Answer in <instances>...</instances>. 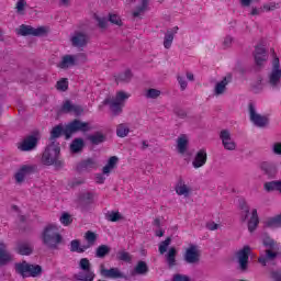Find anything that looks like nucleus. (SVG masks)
Here are the masks:
<instances>
[{
  "instance_id": "nucleus-43",
  "label": "nucleus",
  "mask_w": 281,
  "mask_h": 281,
  "mask_svg": "<svg viewBox=\"0 0 281 281\" xmlns=\"http://www.w3.org/2000/svg\"><path fill=\"white\" fill-rule=\"evenodd\" d=\"M90 142L92 144H102V142H104V135H102V133H97L90 136Z\"/></svg>"
},
{
  "instance_id": "nucleus-18",
  "label": "nucleus",
  "mask_w": 281,
  "mask_h": 281,
  "mask_svg": "<svg viewBox=\"0 0 281 281\" xmlns=\"http://www.w3.org/2000/svg\"><path fill=\"white\" fill-rule=\"evenodd\" d=\"M34 172V167L30 165H23L14 175L15 181L18 183H23L25 181V177L32 175Z\"/></svg>"
},
{
  "instance_id": "nucleus-52",
  "label": "nucleus",
  "mask_w": 281,
  "mask_h": 281,
  "mask_svg": "<svg viewBox=\"0 0 281 281\" xmlns=\"http://www.w3.org/2000/svg\"><path fill=\"white\" fill-rule=\"evenodd\" d=\"M274 155H281V143H276L272 147Z\"/></svg>"
},
{
  "instance_id": "nucleus-51",
  "label": "nucleus",
  "mask_w": 281,
  "mask_h": 281,
  "mask_svg": "<svg viewBox=\"0 0 281 281\" xmlns=\"http://www.w3.org/2000/svg\"><path fill=\"white\" fill-rule=\"evenodd\" d=\"M173 281H192V280L190 279V277L186 274H176L173 277Z\"/></svg>"
},
{
  "instance_id": "nucleus-55",
  "label": "nucleus",
  "mask_w": 281,
  "mask_h": 281,
  "mask_svg": "<svg viewBox=\"0 0 281 281\" xmlns=\"http://www.w3.org/2000/svg\"><path fill=\"white\" fill-rule=\"evenodd\" d=\"M277 5L278 4H276V2H271V3L263 5V10H266V11L276 10Z\"/></svg>"
},
{
  "instance_id": "nucleus-11",
  "label": "nucleus",
  "mask_w": 281,
  "mask_h": 281,
  "mask_svg": "<svg viewBox=\"0 0 281 281\" xmlns=\"http://www.w3.org/2000/svg\"><path fill=\"white\" fill-rule=\"evenodd\" d=\"M16 34L20 36H43V34H47V27L40 26V27H32L27 25H21L16 29Z\"/></svg>"
},
{
  "instance_id": "nucleus-32",
  "label": "nucleus",
  "mask_w": 281,
  "mask_h": 281,
  "mask_svg": "<svg viewBox=\"0 0 281 281\" xmlns=\"http://www.w3.org/2000/svg\"><path fill=\"white\" fill-rule=\"evenodd\" d=\"M106 221L111 223H117V221H122V213L117 211H110L105 214Z\"/></svg>"
},
{
  "instance_id": "nucleus-6",
  "label": "nucleus",
  "mask_w": 281,
  "mask_h": 281,
  "mask_svg": "<svg viewBox=\"0 0 281 281\" xmlns=\"http://www.w3.org/2000/svg\"><path fill=\"white\" fill-rule=\"evenodd\" d=\"M183 259L189 265H195V262H199V260H201V248H199L198 245L189 244L184 248Z\"/></svg>"
},
{
  "instance_id": "nucleus-56",
  "label": "nucleus",
  "mask_w": 281,
  "mask_h": 281,
  "mask_svg": "<svg viewBox=\"0 0 281 281\" xmlns=\"http://www.w3.org/2000/svg\"><path fill=\"white\" fill-rule=\"evenodd\" d=\"M178 82L181 87V89H186V87H188V82H186V79H183V77L178 76Z\"/></svg>"
},
{
  "instance_id": "nucleus-46",
  "label": "nucleus",
  "mask_w": 281,
  "mask_h": 281,
  "mask_svg": "<svg viewBox=\"0 0 281 281\" xmlns=\"http://www.w3.org/2000/svg\"><path fill=\"white\" fill-rule=\"evenodd\" d=\"M133 78V72L131 70H125L123 74L120 75V80L123 82H128Z\"/></svg>"
},
{
  "instance_id": "nucleus-19",
  "label": "nucleus",
  "mask_w": 281,
  "mask_h": 281,
  "mask_svg": "<svg viewBox=\"0 0 281 281\" xmlns=\"http://www.w3.org/2000/svg\"><path fill=\"white\" fill-rule=\"evenodd\" d=\"M179 32V26H172L171 29L167 30L165 37H164V47L165 49H170L172 47V42L175 41V35Z\"/></svg>"
},
{
  "instance_id": "nucleus-30",
  "label": "nucleus",
  "mask_w": 281,
  "mask_h": 281,
  "mask_svg": "<svg viewBox=\"0 0 281 281\" xmlns=\"http://www.w3.org/2000/svg\"><path fill=\"white\" fill-rule=\"evenodd\" d=\"M88 246H85V244H81L80 240L74 239L70 243V251H76L77 254H85L87 251Z\"/></svg>"
},
{
  "instance_id": "nucleus-57",
  "label": "nucleus",
  "mask_w": 281,
  "mask_h": 281,
  "mask_svg": "<svg viewBox=\"0 0 281 281\" xmlns=\"http://www.w3.org/2000/svg\"><path fill=\"white\" fill-rule=\"evenodd\" d=\"M104 176H102V175H98L97 177H95V181H97V183H104Z\"/></svg>"
},
{
  "instance_id": "nucleus-2",
  "label": "nucleus",
  "mask_w": 281,
  "mask_h": 281,
  "mask_svg": "<svg viewBox=\"0 0 281 281\" xmlns=\"http://www.w3.org/2000/svg\"><path fill=\"white\" fill-rule=\"evenodd\" d=\"M60 226L57 224H48L42 233V240L48 247H56L63 243V236L58 233Z\"/></svg>"
},
{
  "instance_id": "nucleus-15",
  "label": "nucleus",
  "mask_w": 281,
  "mask_h": 281,
  "mask_svg": "<svg viewBox=\"0 0 281 281\" xmlns=\"http://www.w3.org/2000/svg\"><path fill=\"white\" fill-rule=\"evenodd\" d=\"M207 164V150L205 148H202L196 151L193 160L192 166L195 169L203 168V166Z\"/></svg>"
},
{
  "instance_id": "nucleus-22",
  "label": "nucleus",
  "mask_w": 281,
  "mask_h": 281,
  "mask_svg": "<svg viewBox=\"0 0 281 281\" xmlns=\"http://www.w3.org/2000/svg\"><path fill=\"white\" fill-rule=\"evenodd\" d=\"M74 65H78V56L74 55H65L58 64L60 69H69V67H74Z\"/></svg>"
},
{
  "instance_id": "nucleus-21",
  "label": "nucleus",
  "mask_w": 281,
  "mask_h": 281,
  "mask_svg": "<svg viewBox=\"0 0 281 281\" xmlns=\"http://www.w3.org/2000/svg\"><path fill=\"white\" fill-rule=\"evenodd\" d=\"M72 45L75 47H82V45H87V41H89V37H87V34L85 32H75L70 38Z\"/></svg>"
},
{
  "instance_id": "nucleus-33",
  "label": "nucleus",
  "mask_w": 281,
  "mask_h": 281,
  "mask_svg": "<svg viewBox=\"0 0 281 281\" xmlns=\"http://www.w3.org/2000/svg\"><path fill=\"white\" fill-rule=\"evenodd\" d=\"M148 272V266L144 261H139L134 269V276H144V273Z\"/></svg>"
},
{
  "instance_id": "nucleus-1",
  "label": "nucleus",
  "mask_w": 281,
  "mask_h": 281,
  "mask_svg": "<svg viewBox=\"0 0 281 281\" xmlns=\"http://www.w3.org/2000/svg\"><path fill=\"white\" fill-rule=\"evenodd\" d=\"M91 125L89 123L81 122L79 120H75L65 127L63 125L55 126L50 132L49 143L42 156V164L44 166H59L60 164V145L56 142L57 137L60 135H66V139H69L74 133H78V131H89Z\"/></svg>"
},
{
  "instance_id": "nucleus-25",
  "label": "nucleus",
  "mask_w": 281,
  "mask_h": 281,
  "mask_svg": "<svg viewBox=\"0 0 281 281\" xmlns=\"http://www.w3.org/2000/svg\"><path fill=\"white\" fill-rule=\"evenodd\" d=\"M5 248V243L0 241V266L8 265V262H12V255L8 252Z\"/></svg>"
},
{
  "instance_id": "nucleus-38",
  "label": "nucleus",
  "mask_w": 281,
  "mask_h": 281,
  "mask_svg": "<svg viewBox=\"0 0 281 281\" xmlns=\"http://www.w3.org/2000/svg\"><path fill=\"white\" fill-rule=\"evenodd\" d=\"M170 243H172V239L170 237L161 241L158 247L159 254H166V251H168V247H170Z\"/></svg>"
},
{
  "instance_id": "nucleus-31",
  "label": "nucleus",
  "mask_w": 281,
  "mask_h": 281,
  "mask_svg": "<svg viewBox=\"0 0 281 281\" xmlns=\"http://www.w3.org/2000/svg\"><path fill=\"white\" fill-rule=\"evenodd\" d=\"M115 166H117V157L112 156L103 167V175H110V172H113Z\"/></svg>"
},
{
  "instance_id": "nucleus-29",
  "label": "nucleus",
  "mask_w": 281,
  "mask_h": 281,
  "mask_svg": "<svg viewBox=\"0 0 281 281\" xmlns=\"http://www.w3.org/2000/svg\"><path fill=\"white\" fill-rule=\"evenodd\" d=\"M167 265L175 267L177 265V248L170 247L166 254Z\"/></svg>"
},
{
  "instance_id": "nucleus-23",
  "label": "nucleus",
  "mask_w": 281,
  "mask_h": 281,
  "mask_svg": "<svg viewBox=\"0 0 281 281\" xmlns=\"http://www.w3.org/2000/svg\"><path fill=\"white\" fill-rule=\"evenodd\" d=\"M231 80L232 77L226 76L222 80L217 81L214 88L215 95H223V93L227 91V85H229Z\"/></svg>"
},
{
  "instance_id": "nucleus-24",
  "label": "nucleus",
  "mask_w": 281,
  "mask_h": 281,
  "mask_svg": "<svg viewBox=\"0 0 281 281\" xmlns=\"http://www.w3.org/2000/svg\"><path fill=\"white\" fill-rule=\"evenodd\" d=\"M63 111H65L66 113H72V115H82L85 110L80 105H74L71 102L65 101L63 105Z\"/></svg>"
},
{
  "instance_id": "nucleus-44",
  "label": "nucleus",
  "mask_w": 281,
  "mask_h": 281,
  "mask_svg": "<svg viewBox=\"0 0 281 281\" xmlns=\"http://www.w3.org/2000/svg\"><path fill=\"white\" fill-rule=\"evenodd\" d=\"M146 98H159L161 95V90H157V89H148L145 93Z\"/></svg>"
},
{
  "instance_id": "nucleus-40",
  "label": "nucleus",
  "mask_w": 281,
  "mask_h": 281,
  "mask_svg": "<svg viewBox=\"0 0 281 281\" xmlns=\"http://www.w3.org/2000/svg\"><path fill=\"white\" fill-rule=\"evenodd\" d=\"M265 85H266V82H265V79H262V77L257 78V80L254 83L255 91L257 93L262 91V89H265Z\"/></svg>"
},
{
  "instance_id": "nucleus-17",
  "label": "nucleus",
  "mask_w": 281,
  "mask_h": 281,
  "mask_svg": "<svg viewBox=\"0 0 281 281\" xmlns=\"http://www.w3.org/2000/svg\"><path fill=\"white\" fill-rule=\"evenodd\" d=\"M175 191L178 196H189L192 194V189L186 183V180L178 179L175 184Z\"/></svg>"
},
{
  "instance_id": "nucleus-7",
  "label": "nucleus",
  "mask_w": 281,
  "mask_h": 281,
  "mask_svg": "<svg viewBox=\"0 0 281 281\" xmlns=\"http://www.w3.org/2000/svg\"><path fill=\"white\" fill-rule=\"evenodd\" d=\"M99 273L102 278H108L109 280H121L124 278V272L120 268H106L104 263L100 265Z\"/></svg>"
},
{
  "instance_id": "nucleus-16",
  "label": "nucleus",
  "mask_w": 281,
  "mask_h": 281,
  "mask_svg": "<svg viewBox=\"0 0 281 281\" xmlns=\"http://www.w3.org/2000/svg\"><path fill=\"white\" fill-rule=\"evenodd\" d=\"M176 148L180 155H186L188 153V146H190V136L187 134H181L176 140Z\"/></svg>"
},
{
  "instance_id": "nucleus-35",
  "label": "nucleus",
  "mask_w": 281,
  "mask_h": 281,
  "mask_svg": "<svg viewBox=\"0 0 281 281\" xmlns=\"http://www.w3.org/2000/svg\"><path fill=\"white\" fill-rule=\"evenodd\" d=\"M82 146H85V142L80 138H76L70 145V150L71 153H80Z\"/></svg>"
},
{
  "instance_id": "nucleus-5",
  "label": "nucleus",
  "mask_w": 281,
  "mask_h": 281,
  "mask_svg": "<svg viewBox=\"0 0 281 281\" xmlns=\"http://www.w3.org/2000/svg\"><path fill=\"white\" fill-rule=\"evenodd\" d=\"M268 80L271 87H280L281 85L280 58H278V55H276V53H272L271 70L269 72Z\"/></svg>"
},
{
  "instance_id": "nucleus-26",
  "label": "nucleus",
  "mask_w": 281,
  "mask_h": 281,
  "mask_svg": "<svg viewBox=\"0 0 281 281\" xmlns=\"http://www.w3.org/2000/svg\"><path fill=\"white\" fill-rule=\"evenodd\" d=\"M255 61L258 67L265 65V63H267V50H265L262 47H257L255 49Z\"/></svg>"
},
{
  "instance_id": "nucleus-53",
  "label": "nucleus",
  "mask_w": 281,
  "mask_h": 281,
  "mask_svg": "<svg viewBox=\"0 0 281 281\" xmlns=\"http://www.w3.org/2000/svg\"><path fill=\"white\" fill-rule=\"evenodd\" d=\"M206 227H207V229H210L211 232H214V231L218 229V224H216V223H214V222H209V223L206 224Z\"/></svg>"
},
{
  "instance_id": "nucleus-59",
  "label": "nucleus",
  "mask_w": 281,
  "mask_h": 281,
  "mask_svg": "<svg viewBox=\"0 0 281 281\" xmlns=\"http://www.w3.org/2000/svg\"><path fill=\"white\" fill-rule=\"evenodd\" d=\"M188 80H194V75L192 72H187Z\"/></svg>"
},
{
  "instance_id": "nucleus-13",
  "label": "nucleus",
  "mask_w": 281,
  "mask_h": 281,
  "mask_svg": "<svg viewBox=\"0 0 281 281\" xmlns=\"http://www.w3.org/2000/svg\"><path fill=\"white\" fill-rule=\"evenodd\" d=\"M36 144H38V135L27 136L21 143H19V150H34L36 148Z\"/></svg>"
},
{
  "instance_id": "nucleus-64",
  "label": "nucleus",
  "mask_w": 281,
  "mask_h": 281,
  "mask_svg": "<svg viewBox=\"0 0 281 281\" xmlns=\"http://www.w3.org/2000/svg\"><path fill=\"white\" fill-rule=\"evenodd\" d=\"M277 281H281V277H279V278L277 279Z\"/></svg>"
},
{
  "instance_id": "nucleus-61",
  "label": "nucleus",
  "mask_w": 281,
  "mask_h": 281,
  "mask_svg": "<svg viewBox=\"0 0 281 281\" xmlns=\"http://www.w3.org/2000/svg\"><path fill=\"white\" fill-rule=\"evenodd\" d=\"M156 236H158L159 238H161V236H164V231L159 229L156 232Z\"/></svg>"
},
{
  "instance_id": "nucleus-60",
  "label": "nucleus",
  "mask_w": 281,
  "mask_h": 281,
  "mask_svg": "<svg viewBox=\"0 0 281 281\" xmlns=\"http://www.w3.org/2000/svg\"><path fill=\"white\" fill-rule=\"evenodd\" d=\"M241 5H249L251 0H240Z\"/></svg>"
},
{
  "instance_id": "nucleus-34",
  "label": "nucleus",
  "mask_w": 281,
  "mask_h": 281,
  "mask_svg": "<svg viewBox=\"0 0 281 281\" xmlns=\"http://www.w3.org/2000/svg\"><path fill=\"white\" fill-rule=\"evenodd\" d=\"M128 133H131V130L128 128V125H126V124L117 125V127H116L117 137H127Z\"/></svg>"
},
{
  "instance_id": "nucleus-41",
  "label": "nucleus",
  "mask_w": 281,
  "mask_h": 281,
  "mask_svg": "<svg viewBox=\"0 0 281 281\" xmlns=\"http://www.w3.org/2000/svg\"><path fill=\"white\" fill-rule=\"evenodd\" d=\"M280 225H281V214L276 216V217H271L268 221V226L269 227H280Z\"/></svg>"
},
{
  "instance_id": "nucleus-12",
  "label": "nucleus",
  "mask_w": 281,
  "mask_h": 281,
  "mask_svg": "<svg viewBox=\"0 0 281 281\" xmlns=\"http://www.w3.org/2000/svg\"><path fill=\"white\" fill-rule=\"evenodd\" d=\"M243 221H248L249 232H254L258 227V211L256 209H245L241 213Z\"/></svg>"
},
{
  "instance_id": "nucleus-36",
  "label": "nucleus",
  "mask_w": 281,
  "mask_h": 281,
  "mask_svg": "<svg viewBox=\"0 0 281 281\" xmlns=\"http://www.w3.org/2000/svg\"><path fill=\"white\" fill-rule=\"evenodd\" d=\"M59 223H61V225L65 227H68V225L74 223V217L69 213H63L59 217Z\"/></svg>"
},
{
  "instance_id": "nucleus-8",
  "label": "nucleus",
  "mask_w": 281,
  "mask_h": 281,
  "mask_svg": "<svg viewBox=\"0 0 281 281\" xmlns=\"http://www.w3.org/2000/svg\"><path fill=\"white\" fill-rule=\"evenodd\" d=\"M79 267L80 269H82V271H86V273H79L77 276V280H81V281L95 280V273L91 271V262L89 261V259L82 258L79 262Z\"/></svg>"
},
{
  "instance_id": "nucleus-50",
  "label": "nucleus",
  "mask_w": 281,
  "mask_h": 281,
  "mask_svg": "<svg viewBox=\"0 0 281 281\" xmlns=\"http://www.w3.org/2000/svg\"><path fill=\"white\" fill-rule=\"evenodd\" d=\"M148 5H150V0H140L139 12H146V10H148Z\"/></svg>"
},
{
  "instance_id": "nucleus-39",
  "label": "nucleus",
  "mask_w": 281,
  "mask_h": 281,
  "mask_svg": "<svg viewBox=\"0 0 281 281\" xmlns=\"http://www.w3.org/2000/svg\"><path fill=\"white\" fill-rule=\"evenodd\" d=\"M109 251H111V248L109 246L106 245L99 246L97 248V258H104V256H106Z\"/></svg>"
},
{
  "instance_id": "nucleus-37",
  "label": "nucleus",
  "mask_w": 281,
  "mask_h": 281,
  "mask_svg": "<svg viewBox=\"0 0 281 281\" xmlns=\"http://www.w3.org/2000/svg\"><path fill=\"white\" fill-rule=\"evenodd\" d=\"M265 188L268 192H271L273 190H277L278 192H281V181H271L265 184Z\"/></svg>"
},
{
  "instance_id": "nucleus-49",
  "label": "nucleus",
  "mask_w": 281,
  "mask_h": 281,
  "mask_svg": "<svg viewBox=\"0 0 281 281\" xmlns=\"http://www.w3.org/2000/svg\"><path fill=\"white\" fill-rule=\"evenodd\" d=\"M94 19H95L99 27H106V19H104L100 15H94Z\"/></svg>"
},
{
  "instance_id": "nucleus-14",
  "label": "nucleus",
  "mask_w": 281,
  "mask_h": 281,
  "mask_svg": "<svg viewBox=\"0 0 281 281\" xmlns=\"http://www.w3.org/2000/svg\"><path fill=\"white\" fill-rule=\"evenodd\" d=\"M249 254H251V247L249 246H244L236 254V258L239 262L240 269H247V262H249Z\"/></svg>"
},
{
  "instance_id": "nucleus-48",
  "label": "nucleus",
  "mask_w": 281,
  "mask_h": 281,
  "mask_svg": "<svg viewBox=\"0 0 281 281\" xmlns=\"http://www.w3.org/2000/svg\"><path fill=\"white\" fill-rule=\"evenodd\" d=\"M26 5H27V3L25 2V0H19L18 1L16 10H18L19 14H23Z\"/></svg>"
},
{
  "instance_id": "nucleus-10",
  "label": "nucleus",
  "mask_w": 281,
  "mask_h": 281,
  "mask_svg": "<svg viewBox=\"0 0 281 281\" xmlns=\"http://www.w3.org/2000/svg\"><path fill=\"white\" fill-rule=\"evenodd\" d=\"M263 245L266 247V257L265 256H260L259 257V262L260 265H267L268 260H273V258H276V252L273 249H276V243L273 241V239H271L270 237H267L263 240Z\"/></svg>"
},
{
  "instance_id": "nucleus-62",
  "label": "nucleus",
  "mask_w": 281,
  "mask_h": 281,
  "mask_svg": "<svg viewBox=\"0 0 281 281\" xmlns=\"http://www.w3.org/2000/svg\"><path fill=\"white\" fill-rule=\"evenodd\" d=\"M251 14H259V11H258L257 9H254V10L251 11Z\"/></svg>"
},
{
  "instance_id": "nucleus-63",
  "label": "nucleus",
  "mask_w": 281,
  "mask_h": 281,
  "mask_svg": "<svg viewBox=\"0 0 281 281\" xmlns=\"http://www.w3.org/2000/svg\"><path fill=\"white\" fill-rule=\"evenodd\" d=\"M61 3H64V5H67V3H69V0H60Z\"/></svg>"
},
{
  "instance_id": "nucleus-54",
  "label": "nucleus",
  "mask_w": 281,
  "mask_h": 281,
  "mask_svg": "<svg viewBox=\"0 0 281 281\" xmlns=\"http://www.w3.org/2000/svg\"><path fill=\"white\" fill-rule=\"evenodd\" d=\"M233 41H234V40L232 38V36H226V37L224 38V41H223L224 47H229V45H232Z\"/></svg>"
},
{
  "instance_id": "nucleus-28",
  "label": "nucleus",
  "mask_w": 281,
  "mask_h": 281,
  "mask_svg": "<svg viewBox=\"0 0 281 281\" xmlns=\"http://www.w3.org/2000/svg\"><path fill=\"white\" fill-rule=\"evenodd\" d=\"M86 243L83 244L85 247H93L95 245V240H98V235L91 231H88L83 236Z\"/></svg>"
},
{
  "instance_id": "nucleus-4",
  "label": "nucleus",
  "mask_w": 281,
  "mask_h": 281,
  "mask_svg": "<svg viewBox=\"0 0 281 281\" xmlns=\"http://www.w3.org/2000/svg\"><path fill=\"white\" fill-rule=\"evenodd\" d=\"M131 98V94L128 92L119 91L116 92L115 98H106L103 101V104L105 106H110L111 111L117 115V113H122V108L124 106V102Z\"/></svg>"
},
{
  "instance_id": "nucleus-47",
  "label": "nucleus",
  "mask_w": 281,
  "mask_h": 281,
  "mask_svg": "<svg viewBox=\"0 0 281 281\" xmlns=\"http://www.w3.org/2000/svg\"><path fill=\"white\" fill-rule=\"evenodd\" d=\"M110 22L114 23V25H122V19H120V15L115 13L110 14Z\"/></svg>"
},
{
  "instance_id": "nucleus-27",
  "label": "nucleus",
  "mask_w": 281,
  "mask_h": 281,
  "mask_svg": "<svg viewBox=\"0 0 281 281\" xmlns=\"http://www.w3.org/2000/svg\"><path fill=\"white\" fill-rule=\"evenodd\" d=\"M15 250L21 256H30V254H32V251H34V248L32 247V245H30L27 243H20V244H18Z\"/></svg>"
},
{
  "instance_id": "nucleus-3",
  "label": "nucleus",
  "mask_w": 281,
  "mask_h": 281,
  "mask_svg": "<svg viewBox=\"0 0 281 281\" xmlns=\"http://www.w3.org/2000/svg\"><path fill=\"white\" fill-rule=\"evenodd\" d=\"M15 273L22 276V278H38L43 273V268L38 265L27 263V261H22L15 263Z\"/></svg>"
},
{
  "instance_id": "nucleus-45",
  "label": "nucleus",
  "mask_w": 281,
  "mask_h": 281,
  "mask_svg": "<svg viewBox=\"0 0 281 281\" xmlns=\"http://www.w3.org/2000/svg\"><path fill=\"white\" fill-rule=\"evenodd\" d=\"M117 260H123L124 262H131V255L126 251H120L116 255Z\"/></svg>"
},
{
  "instance_id": "nucleus-20",
  "label": "nucleus",
  "mask_w": 281,
  "mask_h": 281,
  "mask_svg": "<svg viewBox=\"0 0 281 281\" xmlns=\"http://www.w3.org/2000/svg\"><path fill=\"white\" fill-rule=\"evenodd\" d=\"M221 139L226 150H236V143L232 139V134L228 131L221 132Z\"/></svg>"
},
{
  "instance_id": "nucleus-58",
  "label": "nucleus",
  "mask_w": 281,
  "mask_h": 281,
  "mask_svg": "<svg viewBox=\"0 0 281 281\" xmlns=\"http://www.w3.org/2000/svg\"><path fill=\"white\" fill-rule=\"evenodd\" d=\"M271 165H269L268 162H263L262 165H261V169L262 170H265V172H269V167H270Z\"/></svg>"
},
{
  "instance_id": "nucleus-42",
  "label": "nucleus",
  "mask_w": 281,
  "mask_h": 281,
  "mask_svg": "<svg viewBox=\"0 0 281 281\" xmlns=\"http://www.w3.org/2000/svg\"><path fill=\"white\" fill-rule=\"evenodd\" d=\"M56 87L58 91H67V89H69V81H67V79H60L57 81Z\"/></svg>"
},
{
  "instance_id": "nucleus-9",
  "label": "nucleus",
  "mask_w": 281,
  "mask_h": 281,
  "mask_svg": "<svg viewBox=\"0 0 281 281\" xmlns=\"http://www.w3.org/2000/svg\"><path fill=\"white\" fill-rule=\"evenodd\" d=\"M248 111H249L250 122H252L255 126L262 127L269 124V119L267 116L260 115V113H258V110L256 109V105L254 103L249 104Z\"/></svg>"
}]
</instances>
